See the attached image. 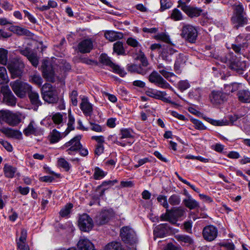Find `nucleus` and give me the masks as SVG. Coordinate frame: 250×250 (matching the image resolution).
I'll return each instance as SVG.
<instances>
[{
    "label": "nucleus",
    "mask_w": 250,
    "mask_h": 250,
    "mask_svg": "<svg viewBox=\"0 0 250 250\" xmlns=\"http://www.w3.org/2000/svg\"><path fill=\"white\" fill-rule=\"evenodd\" d=\"M61 138L60 133L54 129L51 133L50 141L51 143H56L60 140Z\"/></svg>",
    "instance_id": "obj_42"
},
{
    "label": "nucleus",
    "mask_w": 250,
    "mask_h": 250,
    "mask_svg": "<svg viewBox=\"0 0 250 250\" xmlns=\"http://www.w3.org/2000/svg\"><path fill=\"white\" fill-rule=\"evenodd\" d=\"M32 83H34L38 86H41L42 83V79L39 74H34L30 77V80Z\"/></svg>",
    "instance_id": "obj_53"
},
{
    "label": "nucleus",
    "mask_w": 250,
    "mask_h": 250,
    "mask_svg": "<svg viewBox=\"0 0 250 250\" xmlns=\"http://www.w3.org/2000/svg\"><path fill=\"white\" fill-rule=\"evenodd\" d=\"M73 208V205L71 203L67 204L63 208H62L60 212V215L62 217L67 216L70 212L71 209Z\"/></svg>",
    "instance_id": "obj_48"
},
{
    "label": "nucleus",
    "mask_w": 250,
    "mask_h": 250,
    "mask_svg": "<svg viewBox=\"0 0 250 250\" xmlns=\"http://www.w3.org/2000/svg\"><path fill=\"white\" fill-rule=\"evenodd\" d=\"M238 100L244 103H250V92L248 90H240L237 94Z\"/></svg>",
    "instance_id": "obj_32"
},
{
    "label": "nucleus",
    "mask_w": 250,
    "mask_h": 250,
    "mask_svg": "<svg viewBox=\"0 0 250 250\" xmlns=\"http://www.w3.org/2000/svg\"><path fill=\"white\" fill-rule=\"evenodd\" d=\"M119 135L120 136V137L119 140L116 139L113 141V143L114 144H116L122 146H125L128 145H130L133 143V142L131 141H121V140L122 139H131L133 137V132L131 129L129 128L122 129L120 130Z\"/></svg>",
    "instance_id": "obj_10"
},
{
    "label": "nucleus",
    "mask_w": 250,
    "mask_h": 250,
    "mask_svg": "<svg viewBox=\"0 0 250 250\" xmlns=\"http://www.w3.org/2000/svg\"><path fill=\"white\" fill-rule=\"evenodd\" d=\"M28 97L31 104L33 106V108L34 110H37L38 107L42 105V102L40 100L39 94L35 92L32 91L28 93Z\"/></svg>",
    "instance_id": "obj_24"
},
{
    "label": "nucleus",
    "mask_w": 250,
    "mask_h": 250,
    "mask_svg": "<svg viewBox=\"0 0 250 250\" xmlns=\"http://www.w3.org/2000/svg\"><path fill=\"white\" fill-rule=\"evenodd\" d=\"M10 31L20 36H30L31 33L27 29L19 26L12 25L9 28Z\"/></svg>",
    "instance_id": "obj_29"
},
{
    "label": "nucleus",
    "mask_w": 250,
    "mask_h": 250,
    "mask_svg": "<svg viewBox=\"0 0 250 250\" xmlns=\"http://www.w3.org/2000/svg\"><path fill=\"white\" fill-rule=\"evenodd\" d=\"M93 48V43L90 39L83 40L78 45V51L82 53H88Z\"/></svg>",
    "instance_id": "obj_19"
},
{
    "label": "nucleus",
    "mask_w": 250,
    "mask_h": 250,
    "mask_svg": "<svg viewBox=\"0 0 250 250\" xmlns=\"http://www.w3.org/2000/svg\"><path fill=\"white\" fill-rule=\"evenodd\" d=\"M52 120L56 125L62 126L63 125V115L60 113H56L52 115Z\"/></svg>",
    "instance_id": "obj_37"
},
{
    "label": "nucleus",
    "mask_w": 250,
    "mask_h": 250,
    "mask_svg": "<svg viewBox=\"0 0 250 250\" xmlns=\"http://www.w3.org/2000/svg\"><path fill=\"white\" fill-rule=\"evenodd\" d=\"M3 97L2 101L6 104L10 106H15L17 103V98L13 94L12 92L7 85L3 88Z\"/></svg>",
    "instance_id": "obj_16"
},
{
    "label": "nucleus",
    "mask_w": 250,
    "mask_h": 250,
    "mask_svg": "<svg viewBox=\"0 0 250 250\" xmlns=\"http://www.w3.org/2000/svg\"><path fill=\"white\" fill-rule=\"evenodd\" d=\"M81 139V135H78L74 137L69 141L66 142L63 146V148H68L66 150V152L69 155H73V152L78 151L82 146L80 143Z\"/></svg>",
    "instance_id": "obj_9"
},
{
    "label": "nucleus",
    "mask_w": 250,
    "mask_h": 250,
    "mask_svg": "<svg viewBox=\"0 0 250 250\" xmlns=\"http://www.w3.org/2000/svg\"><path fill=\"white\" fill-rule=\"evenodd\" d=\"M75 123V119L74 117L71 114L70 112L68 114V122L67 124V128L66 130V133L65 136L68 134L70 130H72L74 129V124Z\"/></svg>",
    "instance_id": "obj_46"
},
{
    "label": "nucleus",
    "mask_w": 250,
    "mask_h": 250,
    "mask_svg": "<svg viewBox=\"0 0 250 250\" xmlns=\"http://www.w3.org/2000/svg\"><path fill=\"white\" fill-rule=\"evenodd\" d=\"M0 144L5 148L8 152H11L13 150V147L8 142L0 139Z\"/></svg>",
    "instance_id": "obj_60"
},
{
    "label": "nucleus",
    "mask_w": 250,
    "mask_h": 250,
    "mask_svg": "<svg viewBox=\"0 0 250 250\" xmlns=\"http://www.w3.org/2000/svg\"><path fill=\"white\" fill-rule=\"evenodd\" d=\"M229 67L239 74H242L247 68V62L238 59L230 61Z\"/></svg>",
    "instance_id": "obj_17"
},
{
    "label": "nucleus",
    "mask_w": 250,
    "mask_h": 250,
    "mask_svg": "<svg viewBox=\"0 0 250 250\" xmlns=\"http://www.w3.org/2000/svg\"><path fill=\"white\" fill-rule=\"evenodd\" d=\"M24 64L23 61L20 58H16L10 61L7 64V67L13 79L21 78L24 69Z\"/></svg>",
    "instance_id": "obj_1"
},
{
    "label": "nucleus",
    "mask_w": 250,
    "mask_h": 250,
    "mask_svg": "<svg viewBox=\"0 0 250 250\" xmlns=\"http://www.w3.org/2000/svg\"><path fill=\"white\" fill-rule=\"evenodd\" d=\"M8 52L4 49H0V63L6 65L7 62Z\"/></svg>",
    "instance_id": "obj_49"
},
{
    "label": "nucleus",
    "mask_w": 250,
    "mask_h": 250,
    "mask_svg": "<svg viewBox=\"0 0 250 250\" xmlns=\"http://www.w3.org/2000/svg\"><path fill=\"white\" fill-rule=\"evenodd\" d=\"M28 60L34 66L36 67L38 65L39 60L36 53L33 52L28 58Z\"/></svg>",
    "instance_id": "obj_58"
},
{
    "label": "nucleus",
    "mask_w": 250,
    "mask_h": 250,
    "mask_svg": "<svg viewBox=\"0 0 250 250\" xmlns=\"http://www.w3.org/2000/svg\"><path fill=\"white\" fill-rule=\"evenodd\" d=\"M10 86L15 94L20 98L25 97L26 93L32 89L31 85L19 80L11 82Z\"/></svg>",
    "instance_id": "obj_2"
},
{
    "label": "nucleus",
    "mask_w": 250,
    "mask_h": 250,
    "mask_svg": "<svg viewBox=\"0 0 250 250\" xmlns=\"http://www.w3.org/2000/svg\"><path fill=\"white\" fill-rule=\"evenodd\" d=\"M0 132L4 134L8 137L16 139H20L21 137V134L20 132L10 128L3 127L0 128Z\"/></svg>",
    "instance_id": "obj_27"
},
{
    "label": "nucleus",
    "mask_w": 250,
    "mask_h": 250,
    "mask_svg": "<svg viewBox=\"0 0 250 250\" xmlns=\"http://www.w3.org/2000/svg\"><path fill=\"white\" fill-rule=\"evenodd\" d=\"M190 86V84L187 80L180 81L178 83V88L181 91H184Z\"/></svg>",
    "instance_id": "obj_57"
},
{
    "label": "nucleus",
    "mask_w": 250,
    "mask_h": 250,
    "mask_svg": "<svg viewBox=\"0 0 250 250\" xmlns=\"http://www.w3.org/2000/svg\"><path fill=\"white\" fill-rule=\"evenodd\" d=\"M168 201V203L173 206H178L181 203V197L178 194H172L169 197Z\"/></svg>",
    "instance_id": "obj_39"
},
{
    "label": "nucleus",
    "mask_w": 250,
    "mask_h": 250,
    "mask_svg": "<svg viewBox=\"0 0 250 250\" xmlns=\"http://www.w3.org/2000/svg\"><path fill=\"white\" fill-rule=\"evenodd\" d=\"M7 78V72L4 67H0V83H2Z\"/></svg>",
    "instance_id": "obj_59"
},
{
    "label": "nucleus",
    "mask_w": 250,
    "mask_h": 250,
    "mask_svg": "<svg viewBox=\"0 0 250 250\" xmlns=\"http://www.w3.org/2000/svg\"><path fill=\"white\" fill-rule=\"evenodd\" d=\"M178 3V7L181 8L191 18L199 17L203 12V9L201 8L188 5L181 0H179Z\"/></svg>",
    "instance_id": "obj_7"
},
{
    "label": "nucleus",
    "mask_w": 250,
    "mask_h": 250,
    "mask_svg": "<svg viewBox=\"0 0 250 250\" xmlns=\"http://www.w3.org/2000/svg\"><path fill=\"white\" fill-rule=\"evenodd\" d=\"M42 95L44 101L54 104L57 102L59 98L56 90L49 83H45L42 87Z\"/></svg>",
    "instance_id": "obj_4"
},
{
    "label": "nucleus",
    "mask_w": 250,
    "mask_h": 250,
    "mask_svg": "<svg viewBox=\"0 0 250 250\" xmlns=\"http://www.w3.org/2000/svg\"><path fill=\"white\" fill-rule=\"evenodd\" d=\"M175 238L178 242L184 245L188 246L194 243L193 239L187 235L178 234L175 236Z\"/></svg>",
    "instance_id": "obj_31"
},
{
    "label": "nucleus",
    "mask_w": 250,
    "mask_h": 250,
    "mask_svg": "<svg viewBox=\"0 0 250 250\" xmlns=\"http://www.w3.org/2000/svg\"><path fill=\"white\" fill-rule=\"evenodd\" d=\"M122 240L126 244H132L136 242L134 231L128 227H123L120 230Z\"/></svg>",
    "instance_id": "obj_8"
},
{
    "label": "nucleus",
    "mask_w": 250,
    "mask_h": 250,
    "mask_svg": "<svg viewBox=\"0 0 250 250\" xmlns=\"http://www.w3.org/2000/svg\"><path fill=\"white\" fill-rule=\"evenodd\" d=\"M100 60L102 63L110 66L113 69L114 72L119 74L121 77H124L126 73L124 70L120 68L118 65L112 62L106 55L102 54L100 56Z\"/></svg>",
    "instance_id": "obj_13"
},
{
    "label": "nucleus",
    "mask_w": 250,
    "mask_h": 250,
    "mask_svg": "<svg viewBox=\"0 0 250 250\" xmlns=\"http://www.w3.org/2000/svg\"><path fill=\"white\" fill-rule=\"evenodd\" d=\"M205 119L207 121L213 125L222 126L224 125H227L228 124V122L227 121H224V120H215L209 118H205Z\"/></svg>",
    "instance_id": "obj_47"
},
{
    "label": "nucleus",
    "mask_w": 250,
    "mask_h": 250,
    "mask_svg": "<svg viewBox=\"0 0 250 250\" xmlns=\"http://www.w3.org/2000/svg\"><path fill=\"white\" fill-rule=\"evenodd\" d=\"M202 234L205 240L210 242L217 237L218 229L213 225L207 226L203 229Z\"/></svg>",
    "instance_id": "obj_14"
},
{
    "label": "nucleus",
    "mask_w": 250,
    "mask_h": 250,
    "mask_svg": "<svg viewBox=\"0 0 250 250\" xmlns=\"http://www.w3.org/2000/svg\"><path fill=\"white\" fill-rule=\"evenodd\" d=\"M77 96L78 92L77 91L75 90L72 91L70 95V97L71 98L72 104L74 106H76L77 105Z\"/></svg>",
    "instance_id": "obj_63"
},
{
    "label": "nucleus",
    "mask_w": 250,
    "mask_h": 250,
    "mask_svg": "<svg viewBox=\"0 0 250 250\" xmlns=\"http://www.w3.org/2000/svg\"><path fill=\"white\" fill-rule=\"evenodd\" d=\"M149 81L162 88H169L170 84L156 71H153L148 77Z\"/></svg>",
    "instance_id": "obj_11"
},
{
    "label": "nucleus",
    "mask_w": 250,
    "mask_h": 250,
    "mask_svg": "<svg viewBox=\"0 0 250 250\" xmlns=\"http://www.w3.org/2000/svg\"><path fill=\"white\" fill-rule=\"evenodd\" d=\"M58 165L59 167L64 169L66 171H69L70 169V164L64 158H61L58 159Z\"/></svg>",
    "instance_id": "obj_44"
},
{
    "label": "nucleus",
    "mask_w": 250,
    "mask_h": 250,
    "mask_svg": "<svg viewBox=\"0 0 250 250\" xmlns=\"http://www.w3.org/2000/svg\"><path fill=\"white\" fill-rule=\"evenodd\" d=\"M156 40L162 41L165 42L169 43L170 39L169 36L164 33H160L154 36Z\"/></svg>",
    "instance_id": "obj_45"
},
{
    "label": "nucleus",
    "mask_w": 250,
    "mask_h": 250,
    "mask_svg": "<svg viewBox=\"0 0 250 250\" xmlns=\"http://www.w3.org/2000/svg\"><path fill=\"white\" fill-rule=\"evenodd\" d=\"M227 95L220 91H213L209 95V99L213 104H220L227 100Z\"/></svg>",
    "instance_id": "obj_15"
},
{
    "label": "nucleus",
    "mask_w": 250,
    "mask_h": 250,
    "mask_svg": "<svg viewBox=\"0 0 250 250\" xmlns=\"http://www.w3.org/2000/svg\"><path fill=\"white\" fill-rule=\"evenodd\" d=\"M105 175L104 171H103L100 168L97 167L95 168V171L93 175V177L95 180H99L103 177H104Z\"/></svg>",
    "instance_id": "obj_55"
},
{
    "label": "nucleus",
    "mask_w": 250,
    "mask_h": 250,
    "mask_svg": "<svg viewBox=\"0 0 250 250\" xmlns=\"http://www.w3.org/2000/svg\"><path fill=\"white\" fill-rule=\"evenodd\" d=\"M3 171L6 177L12 178L14 176L17 171V168L9 165L6 164L3 167Z\"/></svg>",
    "instance_id": "obj_33"
},
{
    "label": "nucleus",
    "mask_w": 250,
    "mask_h": 250,
    "mask_svg": "<svg viewBox=\"0 0 250 250\" xmlns=\"http://www.w3.org/2000/svg\"><path fill=\"white\" fill-rule=\"evenodd\" d=\"M170 70H171V67L170 66H167L164 69H162L159 71V72L165 78L168 79L169 77L174 76L173 73L169 71Z\"/></svg>",
    "instance_id": "obj_52"
},
{
    "label": "nucleus",
    "mask_w": 250,
    "mask_h": 250,
    "mask_svg": "<svg viewBox=\"0 0 250 250\" xmlns=\"http://www.w3.org/2000/svg\"><path fill=\"white\" fill-rule=\"evenodd\" d=\"M112 211L110 210H102L96 217L95 223L98 225H103L107 223L112 216Z\"/></svg>",
    "instance_id": "obj_18"
},
{
    "label": "nucleus",
    "mask_w": 250,
    "mask_h": 250,
    "mask_svg": "<svg viewBox=\"0 0 250 250\" xmlns=\"http://www.w3.org/2000/svg\"><path fill=\"white\" fill-rule=\"evenodd\" d=\"M78 248L80 250H95L93 244L87 239L80 240Z\"/></svg>",
    "instance_id": "obj_28"
},
{
    "label": "nucleus",
    "mask_w": 250,
    "mask_h": 250,
    "mask_svg": "<svg viewBox=\"0 0 250 250\" xmlns=\"http://www.w3.org/2000/svg\"><path fill=\"white\" fill-rule=\"evenodd\" d=\"M160 219L161 221H168L173 225V222L171 216V213L168 208L166 209V211L165 213H163L161 215Z\"/></svg>",
    "instance_id": "obj_50"
},
{
    "label": "nucleus",
    "mask_w": 250,
    "mask_h": 250,
    "mask_svg": "<svg viewBox=\"0 0 250 250\" xmlns=\"http://www.w3.org/2000/svg\"><path fill=\"white\" fill-rule=\"evenodd\" d=\"M78 225L80 229L83 231H88L93 226L92 218L87 214H83L79 217Z\"/></svg>",
    "instance_id": "obj_12"
},
{
    "label": "nucleus",
    "mask_w": 250,
    "mask_h": 250,
    "mask_svg": "<svg viewBox=\"0 0 250 250\" xmlns=\"http://www.w3.org/2000/svg\"><path fill=\"white\" fill-rule=\"evenodd\" d=\"M183 203L186 207L190 210L194 209L200 207L199 203L193 199L188 193H187V197L183 200Z\"/></svg>",
    "instance_id": "obj_26"
},
{
    "label": "nucleus",
    "mask_w": 250,
    "mask_h": 250,
    "mask_svg": "<svg viewBox=\"0 0 250 250\" xmlns=\"http://www.w3.org/2000/svg\"><path fill=\"white\" fill-rule=\"evenodd\" d=\"M135 59L136 60H140L143 66H146L148 65V61L146 58V57L144 53L142 51H140L139 53L137 55Z\"/></svg>",
    "instance_id": "obj_54"
},
{
    "label": "nucleus",
    "mask_w": 250,
    "mask_h": 250,
    "mask_svg": "<svg viewBox=\"0 0 250 250\" xmlns=\"http://www.w3.org/2000/svg\"><path fill=\"white\" fill-rule=\"evenodd\" d=\"M170 18L174 21H181L183 19V16L179 10L175 8L171 13Z\"/></svg>",
    "instance_id": "obj_43"
},
{
    "label": "nucleus",
    "mask_w": 250,
    "mask_h": 250,
    "mask_svg": "<svg viewBox=\"0 0 250 250\" xmlns=\"http://www.w3.org/2000/svg\"><path fill=\"white\" fill-rule=\"evenodd\" d=\"M160 8L159 11L163 12L164 11L170 8L172 6V3L169 0H160Z\"/></svg>",
    "instance_id": "obj_51"
},
{
    "label": "nucleus",
    "mask_w": 250,
    "mask_h": 250,
    "mask_svg": "<svg viewBox=\"0 0 250 250\" xmlns=\"http://www.w3.org/2000/svg\"><path fill=\"white\" fill-rule=\"evenodd\" d=\"M105 250H125L121 244L118 242H112L108 243L105 247Z\"/></svg>",
    "instance_id": "obj_36"
},
{
    "label": "nucleus",
    "mask_w": 250,
    "mask_h": 250,
    "mask_svg": "<svg viewBox=\"0 0 250 250\" xmlns=\"http://www.w3.org/2000/svg\"><path fill=\"white\" fill-rule=\"evenodd\" d=\"M186 57L184 56H180L177 58L174 64V69L176 72H179L180 68L186 62Z\"/></svg>",
    "instance_id": "obj_40"
},
{
    "label": "nucleus",
    "mask_w": 250,
    "mask_h": 250,
    "mask_svg": "<svg viewBox=\"0 0 250 250\" xmlns=\"http://www.w3.org/2000/svg\"><path fill=\"white\" fill-rule=\"evenodd\" d=\"M127 44L133 47H137L139 45V42L133 38H129L126 41Z\"/></svg>",
    "instance_id": "obj_64"
},
{
    "label": "nucleus",
    "mask_w": 250,
    "mask_h": 250,
    "mask_svg": "<svg viewBox=\"0 0 250 250\" xmlns=\"http://www.w3.org/2000/svg\"><path fill=\"white\" fill-rule=\"evenodd\" d=\"M80 108L84 115L86 116H91L93 112V107L87 98H83L82 99Z\"/></svg>",
    "instance_id": "obj_23"
},
{
    "label": "nucleus",
    "mask_w": 250,
    "mask_h": 250,
    "mask_svg": "<svg viewBox=\"0 0 250 250\" xmlns=\"http://www.w3.org/2000/svg\"><path fill=\"white\" fill-rule=\"evenodd\" d=\"M1 120L12 126H15L21 122V116L9 110L0 111Z\"/></svg>",
    "instance_id": "obj_6"
},
{
    "label": "nucleus",
    "mask_w": 250,
    "mask_h": 250,
    "mask_svg": "<svg viewBox=\"0 0 250 250\" xmlns=\"http://www.w3.org/2000/svg\"><path fill=\"white\" fill-rule=\"evenodd\" d=\"M113 51L118 55H123L125 53L122 42L118 41L113 44Z\"/></svg>",
    "instance_id": "obj_38"
},
{
    "label": "nucleus",
    "mask_w": 250,
    "mask_h": 250,
    "mask_svg": "<svg viewBox=\"0 0 250 250\" xmlns=\"http://www.w3.org/2000/svg\"><path fill=\"white\" fill-rule=\"evenodd\" d=\"M42 75L48 81L54 82L55 80L54 71L52 65L43 63L42 65Z\"/></svg>",
    "instance_id": "obj_21"
},
{
    "label": "nucleus",
    "mask_w": 250,
    "mask_h": 250,
    "mask_svg": "<svg viewBox=\"0 0 250 250\" xmlns=\"http://www.w3.org/2000/svg\"><path fill=\"white\" fill-rule=\"evenodd\" d=\"M181 36L190 43H195L197 37L196 27L189 24H184L181 29Z\"/></svg>",
    "instance_id": "obj_5"
},
{
    "label": "nucleus",
    "mask_w": 250,
    "mask_h": 250,
    "mask_svg": "<svg viewBox=\"0 0 250 250\" xmlns=\"http://www.w3.org/2000/svg\"><path fill=\"white\" fill-rule=\"evenodd\" d=\"M171 216L173 220V225L178 226L177 220L185 214V209L182 207L173 208L169 209Z\"/></svg>",
    "instance_id": "obj_22"
},
{
    "label": "nucleus",
    "mask_w": 250,
    "mask_h": 250,
    "mask_svg": "<svg viewBox=\"0 0 250 250\" xmlns=\"http://www.w3.org/2000/svg\"><path fill=\"white\" fill-rule=\"evenodd\" d=\"M168 226L167 223L161 224L157 226L153 230V233L155 237H164L166 236L168 232Z\"/></svg>",
    "instance_id": "obj_25"
},
{
    "label": "nucleus",
    "mask_w": 250,
    "mask_h": 250,
    "mask_svg": "<svg viewBox=\"0 0 250 250\" xmlns=\"http://www.w3.org/2000/svg\"><path fill=\"white\" fill-rule=\"evenodd\" d=\"M91 139L97 142L96 145H104V138L103 136H93Z\"/></svg>",
    "instance_id": "obj_61"
},
{
    "label": "nucleus",
    "mask_w": 250,
    "mask_h": 250,
    "mask_svg": "<svg viewBox=\"0 0 250 250\" xmlns=\"http://www.w3.org/2000/svg\"><path fill=\"white\" fill-rule=\"evenodd\" d=\"M123 34L119 32L113 31H107L104 33L105 38L110 42H114L123 38Z\"/></svg>",
    "instance_id": "obj_30"
},
{
    "label": "nucleus",
    "mask_w": 250,
    "mask_h": 250,
    "mask_svg": "<svg viewBox=\"0 0 250 250\" xmlns=\"http://www.w3.org/2000/svg\"><path fill=\"white\" fill-rule=\"evenodd\" d=\"M174 52H175V50L172 48L171 46H167V48L165 49L162 52V57L164 60L170 62L171 59L169 58L168 54L171 55Z\"/></svg>",
    "instance_id": "obj_35"
},
{
    "label": "nucleus",
    "mask_w": 250,
    "mask_h": 250,
    "mask_svg": "<svg viewBox=\"0 0 250 250\" xmlns=\"http://www.w3.org/2000/svg\"><path fill=\"white\" fill-rule=\"evenodd\" d=\"M231 21L236 25L237 28L239 26H243L247 24L248 20L244 16V8L242 4H239L234 5Z\"/></svg>",
    "instance_id": "obj_3"
},
{
    "label": "nucleus",
    "mask_w": 250,
    "mask_h": 250,
    "mask_svg": "<svg viewBox=\"0 0 250 250\" xmlns=\"http://www.w3.org/2000/svg\"><path fill=\"white\" fill-rule=\"evenodd\" d=\"M128 70L131 72H137L142 75H145L146 73V70H142L140 66L135 64L129 65L128 66Z\"/></svg>",
    "instance_id": "obj_41"
},
{
    "label": "nucleus",
    "mask_w": 250,
    "mask_h": 250,
    "mask_svg": "<svg viewBox=\"0 0 250 250\" xmlns=\"http://www.w3.org/2000/svg\"><path fill=\"white\" fill-rule=\"evenodd\" d=\"M90 129L92 131L97 132H101L102 131L103 129L101 125H99L96 124L95 123L90 122Z\"/></svg>",
    "instance_id": "obj_62"
},
{
    "label": "nucleus",
    "mask_w": 250,
    "mask_h": 250,
    "mask_svg": "<svg viewBox=\"0 0 250 250\" xmlns=\"http://www.w3.org/2000/svg\"><path fill=\"white\" fill-rule=\"evenodd\" d=\"M157 200L165 208H168L169 205L166 196L160 195L157 197Z\"/></svg>",
    "instance_id": "obj_56"
},
{
    "label": "nucleus",
    "mask_w": 250,
    "mask_h": 250,
    "mask_svg": "<svg viewBox=\"0 0 250 250\" xmlns=\"http://www.w3.org/2000/svg\"><path fill=\"white\" fill-rule=\"evenodd\" d=\"M23 133L27 136L36 134L37 128L34 126V122L32 121L30 123L28 126L24 129Z\"/></svg>",
    "instance_id": "obj_34"
},
{
    "label": "nucleus",
    "mask_w": 250,
    "mask_h": 250,
    "mask_svg": "<svg viewBox=\"0 0 250 250\" xmlns=\"http://www.w3.org/2000/svg\"><path fill=\"white\" fill-rule=\"evenodd\" d=\"M27 230L22 229L21 232V236L18 239L16 240L18 250H29V248L26 243Z\"/></svg>",
    "instance_id": "obj_20"
}]
</instances>
